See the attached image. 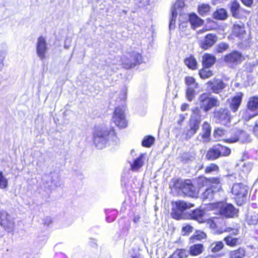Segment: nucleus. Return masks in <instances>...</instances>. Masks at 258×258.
<instances>
[{"mask_svg": "<svg viewBox=\"0 0 258 258\" xmlns=\"http://www.w3.org/2000/svg\"><path fill=\"white\" fill-rule=\"evenodd\" d=\"M195 180L196 185L194 184L190 179L172 178L171 180L172 184L170 185V188L174 189L183 197L197 198L200 190L206 186L208 183L220 184L219 177H207L204 175H200Z\"/></svg>", "mask_w": 258, "mask_h": 258, "instance_id": "f257e3e1", "label": "nucleus"}, {"mask_svg": "<svg viewBox=\"0 0 258 258\" xmlns=\"http://www.w3.org/2000/svg\"><path fill=\"white\" fill-rule=\"evenodd\" d=\"M116 138V133L113 127H97L93 134V143L99 149L105 147L109 141H114Z\"/></svg>", "mask_w": 258, "mask_h": 258, "instance_id": "f03ea898", "label": "nucleus"}, {"mask_svg": "<svg viewBox=\"0 0 258 258\" xmlns=\"http://www.w3.org/2000/svg\"><path fill=\"white\" fill-rule=\"evenodd\" d=\"M209 208L211 210L217 211L220 215L226 218L237 217L239 212L238 209L232 204L224 203L222 201L210 204Z\"/></svg>", "mask_w": 258, "mask_h": 258, "instance_id": "7ed1b4c3", "label": "nucleus"}, {"mask_svg": "<svg viewBox=\"0 0 258 258\" xmlns=\"http://www.w3.org/2000/svg\"><path fill=\"white\" fill-rule=\"evenodd\" d=\"M231 192L237 205L241 206L245 203L248 194L247 185L242 183H235L233 184Z\"/></svg>", "mask_w": 258, "mask_h": 258, "instance_id": "20e7f679", "label": "nucleus"}, {"mask_svg": "<svg viewBox=\"0 0 258 258\" xmlns=\"http://www.w3.org/2000/svg\"><path fill=\"white\" fill-rule=\"evenodd\" d=\"M231 152V149L229 147L217 144L208 149L205 158L208 161H214L221 157L228 156Z\"/></svg>", "mask_w": 258, "mask_h": 258, "instance_id": "39448f33", "label": "nucleus"}, {"mask_svg": "<svg viewBox=\"0 0 258 258\" xmlns=\"http://www.w3.org/2000/svg\"><path fill=\"white\" fill-rule=\"evenodd\" d=\"M245 59V56L239 51L233 50L226 54L223 57L224 62L231 68L240 64Z\"/></svg>", "mask_w": 258, "mask_h": 258, "instance_id": "423d86ee", "label": "nucleus"}, {"mask_svg": "<svg viewBox=\"0 0 258 258\" xmlns=\"http://www.w3.org/2000/svg\"><path fill=\"white\" fill-rule=\"evenodd\" d=\"M200 107L205 112H208L215 107L219 106L220 101L215 97H210L209 95L203 93L199 96Z\"/></svg>", "mask_w": 258, "mask_h": 258, "instance_id": "0eeeda50", "label": "nucleus"}, {"mask_svg": "<svg viewBox=\"0 0 258 258\" xmlns=\"http://www.w3.org/2000/svg\"><path fill=\"white\" fill-rule=\"evenodd\" d=\"M246 108L249 111L256 112L251 114L247 110H245L242 115V119L245 121H248L251 118L258 115V96H253L248 99L246 104Z\"/></svg>", "mask_w": 258, "mask_h": 258, "instance_id": "6e6552de", "label": "nucleus"}, {"mask_svg": "<svg viewBox=\"0 0 258 258\" xmlns=\"http://www.w3.org/2000/svg\"><path fill=\"white\" fill-rule=\"evenodd\" d=\"M213 116L216 122L222 125L227 126L231 122L230 112L227 108H220L214 110Z\"/></svg>", "mask_w": 258, "mask_h": 258, "instance_id": "1a4fd4ad", "label": "nucleus"}, {"mask_svg": "<svg viewBox=\"0 0 258 258\" xmlns=\"http://www.w3.org/2000/svg\"><path fill=\"white\" fill-rule=\"evenodd\" d=\"M112 119L115 125L119 128H124L127 126L128 122L122 107L117 106L115 108Z\"/></svg>", "mask_w": 258, "mask_h": 258, "instance_id": "9d476101", "label": "nucleus"}, {"mask_svg": "<svg viewBox=\"0 0 258 258\" xmlns=\"http://www.w3.org/2000/svg\"><path fill=\"white\" fill-rule=\"evenodd\" d=\"M174 204L175 207L172 208L171 215L173 219L176 220L181 219L182 217V212L194 206V204L187 203L183 201H176Z\"/></svg>", "mask_w": 258, "mask_h": 258, "instance_id": "9b49d317", "label": "nucleus"}, {"mask_svg": "<svg viewBox=\"0 0 258 258\" xmlns=\"http://www.w3.org/2000/svg\"><path fill=\"white\" fill-rule=\"evenodd\" d=\"M201 120L200 118L192 119L190 118L188 121V127L184 132L185 138L186 140L191 138L200 128Z\"/></svg>", "mask_w": 258, "mask_h": 258, "instance_id": "f8f14e48", "label": "nucleus"}, {"mask_svg": "<svg viewBox=\"0 0 258 258\" xmlns=\"http://www.w3.org/2000/svg\"><path fill=\"white\" fill-rule=\"evenodd\" d=\"M231 34L233 36L243 40L246 35L244 24L241 22H235L232 26Z\"/></svg>", "mask_w": 258, "mask_h": 258, "instance_id": "ddd939ff", "label": "nucleus"}, {"mask_svg": "<svg viewBox=\"0 0 258 258\" xmlns=\"http://www.w3.org/2000/svg\"><path fill=\"white\" fill-rule=\"evenodd\" d=\"M218 37L216 34L208 33L199 43L200 47L204 50L209 49L216 43Z\"/></svg>", "mask_w": 258, "mask_h": 258, "instance_id": "4468645a", "label": "nucleus"}, {"mask_svg": "<svg viewBox=\"0 0 258 258\" xmlns=\"http://www.w3.org/2000/svg\"><path fill=\"white\" fill-rule=\"evenodd\" d=\"M243 97V93L241 92H238L234 96L228 100L229 107L232 112H236L238 111L241 104Z\"/></svg>", "mask_w": 258, "mask_h": 258, "instance_id": "2eb2a0df", "label": "nucleus"}, {"mask_svg": "<svg viewBox=\"0 0 258 258\" xmlns=\"http://www.w3.org/2000/svg\"><path fill=\"white\" fill-rule=\"evenodd\" d=\"M47 50V43L45 37L42 36H39L36 44V52L37 55L41 60L46 58Z\"/></svg>", "mask_w": 258, "mask_h": 258, "instance_id": "dca6fc26", "label": "nucleus"}, {"mask_svg": "<svg viewBox=\"0 0 258 258\" xmlns=\"http://www.w3.org/2000/svg\"><path fill=\"white\" fill-rule=\"evenodd\" d=\"M220 183H221L220 182ZM209 185L202 194L203 199H212L214 195L218 191L222 190L221 184H216L215 183H208L207 185Z\"/></svg>", "mask_w": 258, "mask_h": 258, "instance_id": "f3484780", "label": "nucleus"}, {"mask_svg": "<svg viewBox=\"0 0 258 258\" xmlns=\"http://www.w3.org/2000/svg\"><path fill=\"white\" fill-rule=\"evenodd\" d=\"M207 87L213 93H219L226 86L224 82L220 79H213L206 83Z\"/></svg>", "mask_w": 258, "mask_h": 258, "instance_id": "a211bd4d", "label": "nucleus"}, {"mask_svg": "<svg viewBox=\"0 0 258 258\" xmlns=\"http://www.w3.org/2000/svg\"><path fill=\"white\" fill-rule=\"evenodd\" d=\"M0 225L8 232L13 231L15 227L14 222L10 220L7 214L1 216Z\"/></svg>", "mask_w": 258, "mask_h": 258, "instance_id": "6ab92c4d", "label": "nucleus"}, {"mask_svg": "<svg viewBox=\"0 0 258 258\" xmlns=\"http://www.w3.org/2000/svg\"><path fill=\"white\" fill-rule=\"evenodd\" d=\"M229 9L232 16L235 18H239L241 16L240 5L237 0H233L229 4Z\"/></svg>", "mask_w": 258, "mask_h": 258, "instance_id": "aec40b11", "label": "nucleus"}, {"mask_svg": "<svg viewBox=\"0 0 258 258\" xmlns=\"http://www.w3.org/2000/svg\"><path fill=\"white\" fill-rule=\"evenodd\" d=\"M188 21L193 29L200 27L204 23V20L194 13L188 14Z\"/></svg>", "mask_w": 258, "mask_h": 258, "instance_id": "412c9836", "label": "nucleus"}, {"mask_svg": "<svg viewBox=\"0 0 258 258\" xmlns=\"http://www.w3.org/2000/svg\"><path fill=\"white\" fill-rule=\"evenodd\" d=\"M216 61V57L212 54L205 53L202 56V65L205 67H212Z\"/></svg>", "mask_w": 258, "mask_h": 258, "instance_id": "4be33fe9", "label": "nucleus"}, {"mask_svg": "<svg viewBox=\"0 0 258 258\" xmlns=\"http://www.w3.org/2000/svg\"><path fill=\"white\" fill-rule=\"evenodd\" d=\"M211 126L208 121H204L202 125V131L199 135L206 141H209L211 137Z\"/></svg>", "mask_w": 258, "mask_h": 258, "instance_id": "5701e85b", "label": "nucleus"}, {"mask_svg": "<svg viewBox=\"0 0 258 258\" xmlns=\"http://www.w3.org/2000/svg\"><path fill=\"white\" fill-rule=\"evenodd\" d=\"M183 62L187 68L192 71H195L198 68V62L193 54H190L183 59Z\"/></svg>", "mask_w": 258, "mask_h": 258, "instance_id": "b1692460", "label": "nucleus"}, {"mask_svg": "<svg viewBox=\"0 0 258 258\" xmlns=\"http://www.w3.org/2000/svg\"><path fill=\"white\" fill-rule=\"evenodd\" d=\"M191 219L196 220L201 223H205L204 218L205 211L200 209H196L192 210L189 214Z\"/></svg>", "mask_w": 258, "mask_h": 258, "instance_id": "393cba45", "label": "nucleus"}, {"mask_svg": "<svg viewBox=\"0 0 258 258\" xmlns=\"http://www.w3.org/2000/svg\"><path fill=\"white\" fill-rule=\"evenodd\" d=\"M224 248L222 241H214L208 247V250L213 254H217Z\"/></svg>", "mask_w": 258, "mask_h": 258, "instance_id": "a878e982", "label": "nucleus"}, {"mask_svg": "<svg viewBox=\"0 0 258 258\" xmlns=\"http://www.w3.org/2000/svg\"><path fill=\"white\" fill-rule=\"evenodd\" d=\"M144 154H141L136 158L130 165V169L133 171L139 170L144 164Z\"/></svg>", "mask_w": 258, "mask_h": 258, "instance_id": "bb28decb", "label": "nucleus"}, {"mask_svg": "<svg viewBox=\"0 0 258 258\" xmlns=\"http://www.w3.org/2000/svg\"><path fill=\"white\" fill-rule=\"evenodd\" d=\"M246 254L245 249L239 247L236 249L231 250L229 252V258H243Z\"/></svg>", "mask_w": 258, "mask_h": 258, "instance_id": "cd10ccee", "label": "nucleus"}, {"mask_svg": "<svg viewBox=\"0 0 258 258\" xmlns=\"http://www.w3.org/2000/svg\"><path fill=\"white\" fill-rule=\"evenodd\" d=\"M213 17L216 20H224L228 17V13L224 8L217 9L213 14Z\"/></svg>", "mask_w": 258, "mask_h": 258, "instance_id": "c85d7f7f", "label": "nucleus"}, {"mask_svg": "<svg viewBox=\"0 0 258 258\" xmlns=\"http://www.w3.org/2000/svg\"><path fill=\"white\" fill-rule=\"evenodd\" d=\"M203 250L204 246L202 244H195L189 247V253L192 256H197L201 254Z\"/></svg>", "mask_w": 258, "mask_h": 258, "instance_id": "c756f323", "label": "nucleus"}, {"mask_svg": "<svg viewBox=\"0 0 258 258\" xmlns=\"http://www.w3.org/2000/svg\"><path fill=\"white\" fill-rule=\"evenodd\" d=\"M209 68L202 66V68L199 70L198 74L202 79L205 80L209 78L213 75V71L208 69Z\"/></svg>", "mask_w": 258, "mask_h": 258, "instance_id": "7c9ffc66", "label": "nucleus"}, {"mask_svg": "<svg viewBox=\"0 0 258 258\" xmlns=\"http://www.w3.org/2000/svg\"><path fill=\"white\" fill-rule=\"evenodd\" d=\"M226 244L229 247H235L237 245L239 242V238L233 237L231 234H229L223 238Z\"/></svg>", "mask_w": 258, "mask_h": 258, "instance_id": "2f4dec72", "label": "nucleus"}, {"mask_svg": "<svg viewBox=\"0 0 258 258\" xmlns=\"http://www.w3.org/2000/svg\"><path fill=\"white\" fill-rule=\"evenodd\" d=\"M130 57L134 60V62L131 63L128 66H127L126 64L123 63L126 68H131L135 66L137 63H139L142 59V55L139 53L132 52L130 54Z\"/></svg>", "mask_w": 258, "mask_h": 258, "instance_id": "473e14b6", "label": "nucleus"}, {"mask_svg": "<svg viewBox=\"0 0 258 258\" xmlns=\"http://www.w3.org/2000/svg\"><path fill=\"white\" fill-rule=\"evenodd\" d=\"M221 218L219 217H214L205 220L207 225L212 229H216L218 227V224L220 223Z\"/></svg>", "mask_w": 258, "mask_h": 258, "instance_id": "72a5a7b5", "label": "nucleus"}, {"mask_svg": "<svg viewBox=\"0 0 258 258\" xmlns=\"http://www.w3.org/2000/svg\"><path fill=\"white\" fill-rule=\"evenodd\" d=\"M211 8L209 4H202L198 6V12L201 16H205L210 13Z\"/></svg>", "mask_w": 258, "mask_h": 258, "instance_id": "f704fd0d", "label": "nucleus"}, {"mask_svg": "<svg viewBox=\"0 0 258 258\" xmlns=\"http://www.w3.org/2000/svg\"><path fill=\"white\" fill-rule=\"evenodd\" d=\"M155 139L154 137L148 135L144 137L142 142V146L146 148L151 147L154 143Z\"/></svg>", "mask_w": 258, "mask_h": 258, "instance_id": "c9c22d12", "label": "nucleus"}, {"mask_svg": "<svg viewBox=\"0 0 258 258\" xmlns=\"http://www.w3.org/2000/svg\"><path fill=\"white\" fill-rule=\"evenodd\" d=\"M246 221L249 225H256L258 224V213L253 212L247 216Z\"/></svg>", "mask_w": 258, "mask_h": 258, "instance_id": "e433bc0d", "label": "nucleus"}, {"mask_svg": "<svg viewBox=\"0 0 258 258\" xmlns=\"http://www.w3.org/2000/svg\"><path fill=\"white\" fill-rule=\"evenodd\" d=\"M220 171V168L219 166L214 163H212L207 165L205 169L204 173L205 174H211L213 172H219Z\"/></svg>", "mask_w": 258, "mask_h": 258, "instance_id": "4c0bfd02", "label": "nucleus"}, {"mask_svg": "<svg viewBox=\"0 0 258 258\" xmlns=\"http://www.w3.org/2000/svg\"><path fill=\"white\" fill-rule=\"evenodd\" d=\"M229 47L228 43L221 42L217 44L215 47V52L217 53H223L226 51Z\"/></svg>", "mask_w": 258, "mask_h": 258, "instance_id": "58836bf2", "label": "nucleus"}, {"mask_svg": "<svg viewBox=\"0 0 258 258\" xmlns=\"http://www.w3.org/2000/svg\"><path fill=\"white\" fill-rule=\"evenodd\" d=\"M172 253H175L177 258H186L188 256L187 251L184 248L176 249Z\"/></svg>", "mask_w": 258, "mask_h": 258, "instance_id": "ea45409f", "label": "nucleus"}, {"mask_svg": "<svg viewBox=\"0 0 258 258\" xmlns=\"http://www.w3.org/2000/svg\"><path fill=\"white\" fill-rule=\"evenodd\" d=\"M185 83L188 87L193 86L197 88L198 84L196 82V79L192 76L185 77L184 79Z\"/></svg>", "mask_w": 258, "mask_h": 258, "instance_id": "a19ab883", "label": "nucleus"}, {"mask_svg": "<svg viewBox=\"0 0 258 258\" xmlns=\"http://www.w3.org/2000/svg\"><path fill=\"white\" fill-rule=\"evenodd\" d=\"M8 180L4 176L3 172L0 171V188L5 189L8 187Z\"/></svg>", "mask_w": 258, "mask_h": 258, "instance_id": "79ce46f5", "label": "nucleus"}, {"mask_svg": "<svg viewBox=\"0 0 258 258\" xmlns=\"http://www.w3.org/2000/svg\"><path fill=\"white\" fill-rule=\"evenodd\" d=\"M195 96V91L193 88L188 87L186 91V97L188 101H191Z\"/></svg>", "mask_w": 258, "mask_h": 258, "instance_id": "37998d69", "label": "nucleus"}, {"mask_svg": "<svg viewBox=\"0 0 258 258\" xmlns=\"http://www.w3.org/2000/svg\"><path fill=\"white\" fill-rule=\"evenodd\" d=\"M226 130L221 128L217 127L214 129L213 136L216 138H219L224 136Z\"/></svg>", "mask_w": 258, "mask_h": 258, "instance_id": "c03bdc74", "label": "nucleus"}, {"mask_svg": "<svg viewBox=\"0 0 258 258\" xmlns=\"http://www.w3.org/2000/svg\"><path fill=\"white\" fill-rule=\"evenodd\" d=\"M193 228L190 225H186L182 227L181 233L182 235H188L192 231Z\"/></svg>", "mask_w": 258, "mask_h": 258, "instance_id": "a18cd8bd", "label": "nucleus"}, {"mask_svg": "<svg viewBox=\"0 0 258 258\" xmlns=\"http://www.w3.org/2000/svg\"><path fill=\"white\" fill-rule=\"evenodd\" d=\"M239 140V137L238 136H234L230 138L224 139L223 141L224 143L231 144L237 142Z\"/></svg>", "mask_w": 258, "mask_h": 258, "instance_id": "49530a36", "label": "nucleus"}, {"mask_svg": "<svg viewBox=\"0 0 258 258\" xmlns=\"http://www.w3.org/2000/svg\"><path fill=\"white\" fill-rule=\"evenodd\" d=\"M252 133L253 135L258 138V118L255 120L253 126Z\"/></svg>", "mask_w": 258, "mask_h": 258, "instance_id": "de8ad7c7", "label": "nucleus"}, {"mask_svg": "<svg viewBox=\"0 0 258 258\" xmlns=\"http://www.w3.org/2000/svg\"><path fill=\"white\" fill-rule=\"evenodd\" d=\"M241 3L247 7H251L253 3V0H240Z\"/></svg>", "mask_w": 258, "mask_h": 258, "instance_id": "09e8293b", "label": "nucleus"}, {"mask_svg": "<svg viewBox=\"0 0 258 258\" xmlns=\"http://www.w3.org/2000/svg\"><path fill=\"white\" fill-rule=\"evenodd\" d=\"M192 113L199 117L201 116V111L199 107H196L191 109Z\"/></svg>", "mask_w": 258, "mask_h": 258, "instance_id": "8fccbe9b", "label": "nucleus"}, {"mask_svg": "<svg viewBox=\"0 0 258 258\" xmlns=\"http://www.w3.org/2000/svg\"><path fill=\"white\" fill-rule=\"evenodd\" d=\"M214 29V27H207L206 26L205 27H203L201 30L199 31V32L202 33L208 31H211Z\"/></svg>", "mask_w": 258, "mask_h": 258, "instance_id": "3c124183", "label": "nucleus"}, {"mask_svg": "<svg viewBox=\"0 0 258 258\" xmlns=\"http://www.w3.org/2000/svg\"><path fill=\"white\" fill-rule=\"evenodd\" d=\"M189 107V105L187 103H184L181 104L180 106V109L182 111H185Z\"/></svg>", "mask_w": 258, "mask_h": 258, "instance_id": "603ef678", "label": "nucleus"}, {"mask_svg": "<svg viewBox=\"0 0 258 258\" xmlns=\"http://www.w3.org/2000/svg\"><path fill=\"white\" fill-rule=\"evenodd\" d=\"M185 119L184 116L183 115H180V120L178 121V124H180Z\"/></svg>", "mask_w": 258, "mask_h": 258, "instance_id": "864d4df0", "label": "nucleus"}, {"mask_svg": "<svg viewBox=\"0 0 258 258\" xmlns=\"http://www.w3.org/2000/svg\"><path fill=\"white\" fill-rule=\"evenodd\" d=\"M140 216H138L136 217H135L133 219V221L135 222V223H137V222L139 221V219H140Z\"/></svg>", "mask_w": 258, "mask_h": 258, "instance_id": "5fc2aeb1", "label": "nucleus"}, {"mask_svg": "<svg viewBox=\"0 0 258 258\" xmlns=\"http://www.w3.org/2000/svg\"><path fill=\"white\" fill-rule=\"evenodd\" d=\"M167 258H177V257L175 256V253H172Z\"/></svg>", "mask_w": 258, "mask_h": 258, "instance_id": "6e6d98bb", "label": "nucleus"}, {"mask_svg": "<svg viewBox=\"0 0 258 258\" xmlns=\"http://www.w3.org/2000/svg\"><path fill=\"white\" fill-rule=\"evenodd\" d=\"M132 258H140L138 255H135L132 256Z\"/></svg>", "mask_w": 258, "mask_h": 258, "instance_id": "4d7b16f0", "label": "nucleus"}, {"mask_svg": "<svg viewBox=\"0 0 258 258\" xmlns=\"http://www.w3.org/2000/svg\"><path fill=\"white\" fill-rule=\"evenodd\" d=\"M172 21H174V22H175V20H173V19H172L170 21V26L172 24Z\"/></svg>", "mask_w": 258, "mask_h": 258, "instance_id": "13d9d810", "label": "nucleus"}, {"mask_svg": "<svg viewBox=\"0 0 258 258\" xmlns=\"http://www.w3.org/2000/svg\"><path fill=\"white\" fill-rule=\"evenodd\" d=\"M237 233H238V230H236V232L234 233L235 235L237 234Z\"/></svg>", "mask_w": 258, "mask_h": 258, "instance_id": "bf43d9fd", "label": "nucleus"}, {"mask_svg": "<svg viewBox=\"0 0 258 258\" xmlns=\"http://www.w3.org/2000/svg\"><path fill=\"white\" fill-rule=\"evenodd\" d=\"M210 22H212V23H214V21H212V20H210Z\"/></svg>", "mask_w": 258, "mask_h": 258, "instance_id": "052dcab7", "label": "nucleus"}, {"mask_svg": "<svg viewBox=\"0 0 258 258\" xmlns=\"http://www.w3.org/2000/svg\"><path fill=\"white\" fill-rule=\"evenodd\" d=\"M226 231H230V230H226Z\"/></svg>", "mask_w": 258, "mask_h": 258, "instance_id": "680f3d73", "label": "nucleus"}, {"mask_svg": "<svg viewBox=\"0 0 258 258\" xmlns=\"http://www.w3.org/2000/svg\"><path fill=\"white\" fill-rule=\"evenodd\" d=\"M258 3V0H255Z\"/></svg>", "mask_w": 258, "mask_h": 258, "instance_id": "e2e57ef3", "label": "nucleus"}]
</instances>
